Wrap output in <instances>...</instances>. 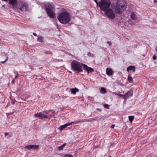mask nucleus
<instances>
[{
  "label": "nucleus",
  "mask_w": 157,
  "mask_h": 157,
  "mask_svg": "<svg viewBox=\"0 0 157 157\" xmlns=\"http://www.w3.org/2000/svg\"><path fill=\"white\" fill-rule=\"evenodd\" d=\"M128 119L129 121L131 123L132 122V121L134 120V116H128Z\"/></svg>",
  "instance_id": "obj_24"
},
{
  "label": "nucleus",
  "mask_w": 157,
  "mask_h": 157,
  "mask_svg": "<svg viewBox=\"0 0 157 157\" xmlns=\"http://www.w3.org/2000/svg\"><path fill=\"white\" fill-rule=\"evenodd\" d=\"M132 90H129L125 94V97L123 98L124 99L128 98V97L129 96H132Z\"/></svg>",
  "instance_id": "obj_11"
},
{
  "label": "nucleus",
  "mask_w": 157,
  "mask_h": 157,
  "mask_svg": "<svg viewBox=\"0 0 157 157\" xmlns=\"http://www.w3.org/2000/svg\"><path fill=\"white\" fill-rule=\"evenodd\" d=\"M33 35L34 36H37V34H36V33H33Z\"/></svg>",
  "instance_id": "obj_39"
},
{
  "label": "nucleus",
  "mask_w": 157,
  "mask_h": 157,
  "mask_svg": "<svg viewBox=\"0 0 157 157\" xmlns=\"http://www.w3.org/2000/svg\"><path fill=\"white\" fill-rule=\"evenodd\" d=\"M58 19L59 22L62 24H66L70 21V16L67 11H65L59 14Z\"/></svg>",
  "instance_id": "obj_2"
},
{
  "label": "nucleus",
  "mask_w": 157,
  "mask_h": 157,
  "mask_svg": "<svg viewBox=\"0 0 157 157\" xmlns=\"http://www.w3.org/2000/svg\"><path fill=\"white\" fill-rule=\"evenodd\" d=\"M124 0H118L115 5H114L113 9L115 12L118 14H121L126 9L127 5Z\"/></svg>",
  "instance_id": "obj_1"
},
{
  "label": "nucleus",
  "mask_w": 157,
  "mask_h": 157,
  "mask_svg": "<svg viewBox=\"0 0 157 157\" xmlns=\"http://www.w3.org/2000/svg\"><path fill=\"white\" fill-rule=\"evenodd\" d=\"M157 56L156 55H154L153 56V59L154 60H156V59Z\"/></svg>",
  "instance_id": "obj_29"
},
{
  "label": "nucleus",
  "mask_w": 157,
  "mask_h": 157,
  "mask_svg": "<svg viewBox=\"0 0 157 157\" xmlns=\"http://www.w3.org/2000/svg\"><path fill=\"white\" fill-rule=\"evenodd\" d=\"M114 94L116 95H117L118 96H119L120 97H123V98H124L125 97V94L124 95H122V94H119V93H115V92H114Z\"/></svg>",
  "instance_id": "obj_26"
},
{
  "label": "nucleus",
  "mask_w": 157,
  "mask_h": 157,
  "mask_svg": "<svg viewBox=\"0 0 157 157\" xmlns=\"http://www.w3.org/2000/svg\"><path fill=\"white\" fill-rule=\"evenodd\" d=\"M9 133L8 132H5V136H6L8 135L9 134Z\"/></svg>",
  "instance_id": "obj_37"
},
{
  "label": "nucleus",
  "mask_w": 157,
  "mask_h": 157,
  "mask_svg": "<svg viewBox=\"0 0 157 157\" xmlns=\"http://www.w3.org/2000/svg\"><path fill=\"white\" fill-rule=\"evenodd\" d=\"M46 115L48 116L49 117L48 118H50V117L52 116L53 115V113L52 112L50 113L49 111L46 112Z\"/></svg>",
  "instance_id": "obj_22"
},
{
  "label": "nucleus",
  "mask_w": 157,
  "mask_h": 157,
  "mask_svg": "<svg viewBox=\"0 0 157 157\" xmlns=\"http://www.w3.org/2000/svg\"><path fill=\"white\" fill-rule=\"evenodd\" d=\"M79 123V121H73L72 122H71L70 123H67L65 124H64L63 125H61V126L59 128L61 130H62L64 128H66L67 127L72 125V124H76L77 123Z\"/></svg>",
  "instance_id": "obj_10"
},
{
  "label": "nucleus",
  "mask_w": 157,
  "mask_h": 157,
  "mask_svg": "<svg viewBox=\"0 0 157 157\" xmlns=\"http://www.w3.org/2000/svg\"><path fill=\"white\" fill-rule=\"evenodd\" d=\"M44 39L43 37L41 36H39L37 39V40L41 43H43L44 41Z\"/></svg>",
  "instance_id": "obj_18"
},
{
  "label": "nucleus",
  "mask_w": 157,
  "mask_h": 157,
  "mask_svg": "<svg viewBox=\"0 0 157 157\" xmlns=\"http://www.w3.org/2000/svg\"><path fill=\"white\" fill-rule=\"evenodd\" d=\"M18 77V75H16L15 76V78H17Z\"/></svg>",
  "instance_id": "obj_40"
},
{
  "label": "nucleus",
  "mask_w": 157,
  "mask_h": 157,
  "mask_svg": "<svg viewBox=\"0 0 157 157\" xmlns=\"http://www.w3.org/2000/svg\"><path fill=\"white\" fill-rule=\"evenodd\" d=\"M130 70L133 71V72L134 73L136 70L135 66H130L127 67V71L129 72V71Z\"/></svg>",
  "instance_id": "obj_13"
},
{
  "label": "nucleus",
  "mask_w": 157,
  "mask_h": 157,
  "mask_svg": "<svg viewBox=\"0 0 157 157\" xmlns=\"http://www.w3.org/2000/svg\"><path fill=\"white\" fill-rule=\"evenodd\" d=\"M111 3L110 0H101L98 2V6L101 10L104 11L109 8Z\"/></svg>",
  "instance_id": "obj_5"
},
{
  "label": "nucleus",
  "mask_w": 157,
  "mask_h": 157,
  "mask_svg": "<svg viewBox=\"0 0 157 157\" xmlns=\"http://www.w3.org/2000/svg\"><path fill=\"white\" fill-rule=\"evenodd\" d=\"M9 3L11 6H14L17 5V0H9Z\"/></svg>",
  "instance_id": "obj_14"
},
{
  "label": "nucleus",
  "mask_w": 157,
  "mask_h": 157,
  "mask_svg": "<svg viewBox=\"0 0 157 157\" xmlns=\"http://www.w3.org/2000/svg\"><path fill=\"white\" fill-rule=\"evenodd\" d=\"M104 108H107V109H109V106L108 104H105L104 105Z\"/></svg>",
  "instance_id": "obj_28"
},
{
  "label": "nucleus",
  "mask_w": 157,
  "mask_h": 157,
  "mask_svg": "<svg viewBox=\"0 0 157 157\" xmlns=\"http://www.w3.org/2000/svg\"><path fill=\"white\" fill-rule=\"evenodd\" d=\"M87 54L88 56H90L91 54L90 52H89Z\"/></svg>",
  "instance_id": "obj_38"
},
{
  "label": "nucleus",
  "mask_w": 157,
  "mask_h": 157,
  "mask_svg": "<svg viewBox=\"0 0 157 157\" xmlns=\"http://www.w3.org/2000/svg\"><path fill=\"white\" fill-rule=\"evenodd\" d=\"M34 116L35 117H38L40 119L48 118H49L48 115H45L42 112H40L38 113H35L34 115Z\"/></svg>",
  "instance_id": "obj_8"
},
{
  "label": "nucleus",
  "mask_w": 157,
  "mask_h": 157,
  "mask_svg": "<svg viewBox=\"0 0 157 157\" xmlns=\"http://www.w3.org/2000/svg\"><path fill=\"white\" fill-rule=\"evenodd\" d=\"M29 5L27 2L23 1H19L17 9L18 12L21 13L25 12L28 10Z\"/></svg>",
  "instance_id": "obj_4"
},
{
  "label": "nucleus",
  "mask_w": 157,
  "mask_h": 157,
  "mask_svg": "<svg viewBox=\"0 0 157 157\" xmlns=\"http://www.w3.org/2000/svg\"><path fill=\"white\" fill-rule=\"evenodd\" d=\"M44 5L45 6V9L48 16L51 18H54L55 13L52 10L54 8L53 5L49 3H45Z\"/></svg>",
  "instance_id": "obj_6"
},
{
  "label": "nucleus",
  "mask_w": 157,
  "mask_h": 157,
  "mask_svg": "<svg viewBox=\"0 0 157 157\" xmlns=\"http://www.w3.org/2000/svg\"><path fill=\"white\" fill-rule=\"evenodd\" d=\"M115 126V125L114 124H112L111 126V128H114V127Z\"/></svg>",
  "instance_id": "obj_34"
},
{
  "label": "nucleus",
  "mask_w": 157,
  "mask_h": 157,
  "mask_svg": "<svg viewBox=\"0 0 157 157\" xmlns=\"http://www.w3.org/2000/svg\"><path fill=\"white\" fill-rule=\"evenodd\" d=\"M107 43L109 44V45H111L112 44V43H111V42L110 41H107Z\"/></svg>",
  "instance_id": "obj_31"
},
{
  "label": "nucleus",
  "mask_w": 157,
  "mask_h": 157,
  "mask_svg": "<svg viewBox=\"0 0 157 157\" xmlns=\"http://www.w3.org/2000/svg\"><path fill=\"white\" fill-rule=\"evenodd\" d=\"M3 7H5V5H3Z\"/></svg>",
  "instance_id": "obj_42"
},
{
  "label": "nucleus",
  "mask_w": 157,
  "mask_h": 157,
  "mask_svg": "<svg viewBox=\"0 0 157 157\" xmlns=\"http://www.w3.org/2000/svg\"><path fill=\"white\" fill-rule=\"evenodd\" d=\"M71 93L75 94L76 93L79 91V89L76 88H72L71 89Z\"/></svg>",
  "instance_id": "obj_15"
},
{
  "label": "nucleus",
  "mask_w": 157,
  "mask_h": 157,
  "mask_svg": "<svg viewBox=\"0 0 157 157\" xmlns=\"http://www.w3.org/2000/svg\"><path fill=\"white\" fill-rule=\"evenodd\" d=\"M100 92L102 94H105L106 92L105 88L104 87H102L100 90Z\"/></svg>",
  "instance_id": "obj_19"
},
{
  "label": "nucleus",
  "mask_w": 157,
  "mask_h": 157,
  "mask_svg": "<svg viewBox=\"0 0 157 157\" xmlns=\"http://www.w3.org/2000/svg\"><path fill=\"white\" fill-rule=\"evenodd\" d=\"M105 15L108 18L114 19L115 18V14L111 8H109L104 11Z\"/></svg>",
  "instance_id": "obj_7"
},
{
  "label": "nucleus",
  "mask_w": 157,
  "mask_h": 157,
  "mask_svg": "<svg viewBox=\"0 0 157 157\" xmlns=\"http://www.w3.org/2000/svg\"><path fill=\"white\" fill-rule=\"evenodd\" d=\"M50 53V54H51V53L52 54V52H51V53Z\"/></svg>",
  "instance_id": "obj_43"
},
{
  "label": "nucleus",
  "mask_w": 157,
  "mask_h": 157,
  "mask_svg": "<svg viewBox=\"0 0 157 157\" xmlns=\"http://www.w3.org/2000/svg\"><path fill=\"white\" fill-rule=\"evenodd\" d=\"M130 17L132 20H136V13L134 12H132L130 15Z\"/></svg>",
  "instance_id": "obj_16"
},
{
  "label": "nucleus",
  "mask_w": 157,
  "mask_h": 157,
  "mask_svg": "<svg viewBox=\"0 0 157 157\" xmlns=\"http://www.w3.org/2000/svg\"><path fill=\"white\" fill-rule=\"evenodd\" d=\"M83 64H84L74 60L71 63V69L73 71L77 73L82 72L83 71L82 67H83Z\"/></svg>",
  "instance_id": "obj_3"
},
{
  "label": "nucleus",
  "mask_w": 157,
  "mask_h": 157,
  "mask_svg": "<svg viewBox=\"0 0 157 157\" xmlns=\"http://www.w3.org/2000/svg\"><path fill=\"white\" fill-rule=\"evenodd\" d=\"M106 71L107 75L109 76L112 75L113 74V70L109 68H107L106 69Z\"/></svg>",
  "instance_id": "obj_12"
},
{
  "label": "nucleus",
  "mask_w": 157,
  "mask_h": 157,
  "mask_svg": "<svg viewBox=\"0 0 157 157\" xmlns=\"http://www.w3.org/2000/svg\"><path fill=\"white\" fill-rule=\"evenodd\" d=\"M96 110H98V111H100V112H101V109H100V108H97V109H96Z\"/></svg>",
  "instance_id": "obj_35"
},
{
  "label": "nucleus",
  "mask_w": 157,
  "mask_h": 157,
  "mask_svg": "<svg viewBox=\"0 0 157 157\" xmlns=\"http://www.w3.org/2000/svg\"><path fill=\"white\" fill-rule=\"evenodd\" d=\"M94 1L96 3L97 6H98V1L96 0H94Z\"/></svg>",
  "instance_id": "obj_32"
},
{
  "label": "nucleus",
  "mask_w": 157,
  "mask_h": 157,
  "mask_svg": "<svg viewBox=\"0 0 157 157\" xmlns=\"http://www.w3.org/2000/svg\"><path fill=\"white\" fill-rule=\"evenodd\" d=\"M92 119H82L80 121H79V122H83L85 121L90 122L91 121Z\"/></svg>",
  "instance_id": "obj_23"
},
{
  "label": "nucleus",
  "mask_w": 157,
  "mask_h": 157,
  "mask_svg": "<svg viewBox=\"0 0 157 157\" xmlns=\"http://www.w3.org/2000/svg\"><path fill=\"white\" fill-rule=\"evenodd\" d=\"M155 50H156V53H157V47H156L155 48Z\"/></svg>",
  "instance_id": "obj_41"
},
{
  "label": "nucleus",
  "mask_w": 157,
  "mask_h": 157,
  "mask_svg": "<svg viewBox=\"0 0 157 157\" xmlns=\"http://www.w3.org/2000/svg\"><path fill=\"white\" fill-rule=\"evenodd\" d=\"M108 157H111V156H109Z\"/></svg>",
  "instance_id": "obj_44"
},
{
  "label": "nucleus",
  "mask_w": 157,
  "mask_h": 157,
  "mask_svg": "<svg viewBox=\"0 0 157 157\" xmlns=\"http://www.w3.org/2000/svg\"><path fill=\"white\" fill-rule=\"evenodd\" d=\"M25 148L26 149H28L29 150H31L32 149V145H30L28 146H26Z\"/></svg>",
  "instance_id": "obj_25"
},
{
  "label": "nucleus",
  "mask_w": 157,
  "mask_h": 157,
  "mask_svg": "<svg viewBox=\"0 0 157 157\" xmlns=\"http://www.w3.org/2000/svg\"><path fill=\"white\" fill-rule=\"evenodd\" d=\"M8 57H7L6 59L4 61H1L0 62L1 63H5L7 60L8 59Z\"/></svg>",
  "instance_id": "obj_30"
},
{
  "label": "nucleus",
  "mask_w": 157,
  "mask_h": 157,
  "mask_svg": "<svg viewBox=\"0 0 157 157\" xmlns=\"http://www.w3.org/2000/svg\"><path fill=\"white\" fill-rule=\"evenodd\" d=\"M12 103L14 104L15 103V101L13 100H12Z\"/></svg>",
  "instance_id": "obj_36"
},
{
  "label": "nucleus",
  "mask_w": 157,
  "mask_h": 157,
  "mask_svg": "<svg viewBox=\"0 0 157 157\" xmlns=\"http://www.w3.org/2000/svg\"><path fill=\"white\" fill-rule=\"evenodd\" d=\"M66 144V143H65L63 144L62 145L59 147H58V149L59 150H62L63 149V147L65 146Z\"/></svg>",
  "instance_id": "obj_21"
},
{
  "label": "nucleus",
  "mask_w": 157,
  "mask_h": 157,
  "mask_svg": "<svg viewBox=\"0 0 157 157\" xmlns=\"http://www.w3.org/2000/svg\"><path fill=\"white\" fill-rule=\"evenodd\" d=\"M65 157H73V155L71 154H66L65 155Z\"/></svg>",
  "instance_id": "obj_27"
},
{
  "label": "nucleus",
  "mask_w": 157,
  "mask_h": 157,
  "mask_svg": "<svg viewBox=\"0 0 157 157\" xmlns=\"http://www.w3.org/2000/svg\"><path fill=\"white\" fill-rule=\"evenodd\" d=\"M83 69L86 71L88 74L90 73H92L94 71V70L93 68L89 67L87 65L85 64H83Z\"/></svg>",
  "instance_id": "obj_9"
},
{
  "label": "nucleus",
  "mask_w": 157,
  "mask_h": 157,
  "mask_svg": "<svg viewBox=\"0 0 157 157\" xmlns=\"http://www.w3.org/2000/svg\"><path fill=\"white\" fill-rule=\"evenodd\" d=\"M128 79L129 83H132L133 82V79L132 77L131 74L128 75Z\"/></svg>",
  "instance_id": "obj_17"
},
{
  "label": "nucleus",
  "mask_w": 157,
  "mask_h": 157,
  "mask_svg": "<svg viewBox=\"0 0 157 157\" xmlns=\"http://www.w3.org/2000/svg\"><path fill=\"white\" fill-rule=\"evenodd\" d=\"M32 149L33 150H37L39 148V145H32Z\"/></svg>",
  "instance_id": "obj_20"
},
{
  "label": "nucleus",
  "mask_w": 157,
  "mask_h": 157,
  "mask_svg": "<svg viewBox=\"0 0 157 157\" xmlns=\"http://www.w3.org/2000/svg\"><path fill=\"white\" fill-rule=\"evenodd\" d=\"M15 82V80L14 79H13L12 81V83H14Z\"/></svg>",
  "instance_id": "obj_33"
}]
</instances>
